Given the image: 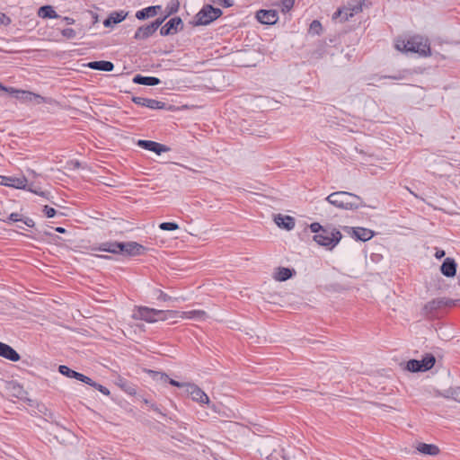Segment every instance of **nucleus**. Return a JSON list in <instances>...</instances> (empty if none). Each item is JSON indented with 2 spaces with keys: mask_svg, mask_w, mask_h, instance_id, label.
<instances>
[{
  "mask_svg": "<svg viewBox=\"0 0 460 460\" xmlns=\"http://www.w3.org/2000/svg\"><path fill=\"white\" fill-rule=\"evenodd\" d=\"M310 230L314 233L313 239L319 245L332 250L341 241L342 234L335 227L323 226L319 223H312Z\"/></svg>",
  "mask_w": 460,
  "mask_h": 460,
  "instance_id": "nucleus-1",
  "label": "nucleus"
},
{
  "mask_svg": "<svg viewBox=\"0 0 460 460\" xmlns=\"http://www.w3.org/2000/svg\"><path fill=\"white\" fill-rule=\"evenodd\" d=\"M326 201L338 208L345 210H355L366 207L359 196L348 191L332 192L327 196Z\"/></svg>",
  "mask_w": 460,
  "mask_h": 460,
  "instance_id": "nucleus-2",
  "label": "nucleus"
},
{
  "mask_svg": "<svg viewBox=\"0 0 460 460\" xmlns=\"http://www.w3.org/2000/svg\"><path fill=\"white\" fill-rule=\"evenodd\" d=\"M395 47L398 50L417 53L423 57L430 55L428 40L419 35L411 37L407 41H398Z\"/></svg>",
  "mask_w": 460,
  "mask_h": 460,
  "instance_id": "nucleus-3",
  "label": "nucleus"
},
{
  "mask_svg": "<svg viewBox=\"0 0 460 460\" xmlns=\"http://www.w3.org/2000/svg\"><path fill=\"white\" fill-rule=\"evenodd\" d=\"M223 12L219 8H215L211 4H206L195 15L193 25L201 26L208 25L222 15Z\"/></svg>",
  "mask_w": 460,
  "mask_h": 460,
  "instance_id": "nucleus-4",
  "label": "nucleus"
},
{
  "mask_svg": "<svg viewBox=\"0 0 460 460\" xmlns=\"http://www.w3.org/2000/svg\"><path fill=\"white\" fill-rule=\"evenodd\" d=\"M163 313L160 310L149 308L146 306H139L133 314V318L137 320H143L147 323H155L160 321V319H164L162 317Z\"/></svg>",
  "mask_w": 460,
  "mask_h": 460,
  "instance_id": "nucleus-5",
  "label": "nucleus"
},
{
  "mask_svg": "<svg viewBox=\"0 0 460 460\" xmlns=\"http://www.w3.org/2000/svg\"><path fill=\"white\" fill-rule=\"evenodd\" d=\"M165 21V17L157 18L155 21L151 22L150 24L144 25L139 27L134 35V39L137 40H146L152 36L157 29L162 25V23Z\"/></svg>",
  "mask_w": 460,
  "mask_h": 460,
  "instance_id": "nucleus-6",
  "label": "nucleus"
},
{
  "mask_svg": "<svg viewBox=\"0 0 460 460\" xmlns=\"http://www.w3.org/2000/svg\"><path fill=\"white\" fill-rule=\"evenodd\" d=\"M185 392L191 397L194 402L199 403L200 405L209 404L210 402L208 394L195 384L189 383Z\"/></svg>",
  "mask_w": 460,
  "mask_h": 460,
  "instance_id": "nucleus-7",
  "label": "nucleus"
},
{
  "mask_svg": "<svg viewBox=\"0 0 460 460\" xmlns=\"http://www.w3.org/2000/svg\"><path fill=\"white\" fill-rule=\"evenodd\" d=\"M183 29V22L180 17L170 19L160 30L162 36L175 34Z\"/></svg>",
  "mask_w": 460,
  "mask_h": 460,
  "instance_id": "nucleus-8",
  "label": "nucleus"
},
{
  "mask_svg": "<svg viewBox=\"0 0 460 460\" xmlns=\"http://www.w3.org/2000/svg\"><path fill=\"white\" fill-rule=\"evenodd\" d=\"M344 230L349 234L354 239L366 242L374 236V232L370 229L364 227H349L345 226Z\"/></svg>",
  "mask_w": 460,
  "mask_h": 460,
  "instance_id": "nucleus-9",
  "label": "nucleus"
},
{
  "mask_svg": "<svg viewBox=\"0 0 460 460\" xmlns=\"http://www.w3.org/2000/svg\"><path fill=\"white\" fill-rule=\"evenodd\" d=\"M137 145L141 148L154 152L157 155H161L162 153L168 152L170 150V147H168L167 146L162 145L152 140L140 139L137 141Z\"/></svg>",
  "mask_w": 460,
  "mask_h": 460,
  "instance_id": "nucleus-10",
  "label": "nucleus"
},
{
  "mask_svg": "<svg viewBox=\"0 0 460 460\" xmlns=\"http://www.w3.org/2000/svg\"><path fill=\"white\" fill-rule=\"evenodd\" d=\"M133 102L137 105L146 107L151 110H163L165 109L166 106V104L163 102L144 97H134Z\"/></svg>",
  "mask_w": 460,
  "mask_h": 460,
  "instance_id": "nucleus-11",
  "label": "nucleus"
},
{
  "mask_svg": "<svg viewBox=\"0 0 460 460\" xmlns=\"http://www.w3.org/2000/svg\"><path fill=\"white\" fill-rule=\"evenodd\" d=\"M257 20L263 24H274L279 19L275 10H260L256 13Z\"/></svg>",
  "mask_w": 460,
  "mask_h": 460,
  "instance_id": "nucleus-12",
  "label": "nucleus"
},
{
  "mask_svg": "<svg viewBox=\"0 0 460 460\" xmlns=\"http://www.w3.org/2000/svg\"><path fill=\"white\" fill-rule=\"evenodd\" d=\"M0 182L2 185L13 187L16 189H25L27 179L25 177H6L0 176Z\"/></svg>",
  "mask_w": 460,
  "mask_h": 460,
  "instance_id": "nucleus-13",
  "label": "nucleus"
},
{
  "mask_svg": "<svg viewBox=\"0 0 460 460\" xmlns=\"http://www.w3.org/2000/svg\"><path fill=\"white\" fill-rule=\"evenodd\" d=\"M144 250V246L136 242L120 243V252L129 256L139 255Z\"/></svg>",
  "mask_w": 460,
  "mask_h": 460,
  "instance_id": "nucleus-14",
  "label": "nucleus"
},
{
  "mask_svg": "<svg viewBox=\"0 0 460 460\" xmlns=\"http://www.w3.org/2000/svg\"><path fill=\"white\" fill-rule=\"evenodd\" d=\"M0 357L16 362L20 360L19 353L8 344L0 341Z\"/></svg>",
  "mask_w": 460,
  "mask_h": 460,
  "instance_id": "nucleus-15",
  "label": "nucleus"
},
{
  "mask_svg": "<svg viewBox=\"0 0 460 460\" xmlns=\"http://www.w3.org/2000/svg\"><path fill=\"white\" fill-rule=\"evenodd\" d=\"M58 371L60 374H62L67 377L77 379L83 383L91 381L90 377H88L79 372H76L75 370H72L67 366H65V365L59 366Z\"/></svg>",
  "mask_w": 460,
  "mask_h": 460,
  "instance_id": "nucleus-16",
  "label": "nucleus"
},
{
  "mask_svg": "<svg viewBox=\"0 0 460 460\" xmlns=\"http://www.w3.org/2000/svg\"><path fill=\"white\" fill-rule=\"evenodd\" d=\"M441 272L446 277H454L456 272V263L454 259L447 258L441 267H440Z\"/></svg>",
  "mask_w": 460,
  "mask_h": 460,
  "instance_id": "nucleus-17",
  "label": "nucleus"
},
{
  "mask_svg": "<svg viewBox=\"0 0 460 460\" xmlns=\"http://www.w3.org/2000/svg\"><path fill=\"white\" fill-rule=\"evenodd\" d=\"M128 16V12L124 11H119V12H112L106 20L103 22V25L105 27H110L112 24H117L119 22H121L126 19Z\"/></svg>",
  "mask_w": 460,
  "mask_h": 460,
  "instance_id": "nucleus-18",
  "label": "nucleus"
},
{
  "mask_svg": "<svg viewBox=\"0 0 460 460\" xmlns=\"http://www.w3.org/2000/svg\"><path fill=\"white\" fill-rule=\"evenodd\" d=\"M161 5H152L136 13V18L138 20H145L150 17H154L157 14L158 11L161 10Z\"/></svg>",
  "mask_w": 460,
  "mask_h": 460,
  "instance_id": "nucleus-19",
  "label": "nucleus"
},
{
  "mask_svg": "<svg viewBox=\"0 0 460 460\" xmlns=\"http://www.w3.org/2000/svg\"><path fill=\"white\" fill-rule=\"evenodd\" d=\"M6 390L10 396L22 399L25 395V391L22 385L16 382H9L6 384Z\"/></svg>",
  "mask_w": 460,
  "mask_h": 460,
  "instance_id": "nucleus-20",
  "label": "nucleus"
},
{
  "mask_svg": "<svg viewBox=\"0 0 460 460\" xmlns=\"http://www.w3.org/2000/svg\"><path fill=\"white\" fill-rule=\"evenodd\" d=\"M275 223L286 230H292L295 227V219L290 216H283L279 214L275 217Z\"/></svg>",
  "mask_w": 460,
  "mask_h": 460,
  "instance_id": "nucleus-21",
  "label": "nucleus"
},
{
  "mask_svg": "<svg viewBox=\"0 0 460 460\" xmlns=\"http://www.w3.org/2000/svg\"><path fill=\"white\" fill-rule=\"evenodd\" d=\"M87 66L91 69L105 72H111L114 68L113 63L106 60L92 61L87 64Z\"/></svg>",
  "mask_w": 460,
  "mask_h": 460,
  "instance_id": "nucleus-22",
  "label": "nucleus"
},
{
  "mask_svg": "<svg viewBox=\"0 0 460 460\" xmlns=\"http://www.w3.org/2000/svg\"><path fill=\"white\" fill-rule=\"evenodd\" d=\"M133 82L137 84L154 86L160 84V79L155 76H143L141 75H137L134 76Z\"/></svg>",
  "mask_w": 460,
  "mask_h": 460,
  "instance_id": "nucleus-23",
  "label": "nucleus"
},
{
  "mask_svg": "<svg viewBox=\"0 0 460 460\" xmlns=\"http://www.w3.org/2000/svg\"><path fill=\"white\" fill-rule=\"evenodd\" d=\"M417 450L423 455H428V456H435L438 455V453H439V448L438 446L433 445V444H426V443H420L417 446Z\"/></svg>",
  "mask_w": 460,
  "mask_h": 460,
  "instance_id": "nucleus-24",
  "label": "nucleus"
},
{
  "mask_svg": "<svg viewBox=\"0 0 460 460\" xmlns=\"http://www.w3.org/2000/svg\"><path fill=\"white\" fill-rule=\"evenodd\" d=\"M181 318L183 319H195V320H205L208 318V314L203 310H190L181 311Z\"/></svg>",
  "mask_w": 460,
  "mask_h": 460,
  "instance_id": "nucleus-25",
  "label": "nucleus"
},
{
  "mask_svg": "<svg viewBox=\"0 0 460 460\" xmlns=\"http://www.w3.org/2000/svg\"><path fill=\"white\" fill-rule=\"evenodd\" d=\"M295 271L288 268L279 267L274 272V279L277 281H286L290 279Z\"/></svg>",
  "mask_w": 460,
  "mask_h": 460,
  "instance_id": "nucleus-26",
  "label": "nucleus"
},
{
  "mask_svg": "<svg viewBox=\"0 0 460 460\" xmlns=\"http://www.w3.org/2000/svg\"><path fill=\"white\" fill-rule=\"evenodd\" d=\"M454 305V301L447 298H438L428 303L426 305L427 309L436 310L443 306H451Z\"/></svg>",
  "mask_w": 460,
  "mask_h": 460,
  "instance_id": "nucleus-27",
  "label": "nucleus"
},
{
  "mask_svg": "<svg viewBox=\"0 0 460 460\" xmlns=\"http://www.w3.org/2000/svg\"><path fill=\"white\" fill-rule=\"evenodd\" d=\"M435 362L436 358L432 354H426V356L421 360H419L421 372L431 369L435 365Z\"/></svg>",
  "mask_w": 460,
  "mask_h": 460,
  "instance_id": "nucleus-28",
  "label": "nucleus"
},
{
  "mask_svg": "<svg viewBox=\"0 0 460 460\" xmlns=\"http://www.w3.org/2000/svg\"><path fill=\"white\" fill-rule=\"evenodd\" d=\"M100 251L107 252L111 253H118L120 252V243L119 242H109L103 243L99 247Z\"/></svg>",
  "mask_w": 460,
  "mask_h": 460,
  "instance_id": "nucleus-29",
  "label": "nucleus"
},
{
  "mask_svg": "<svg viewBox=\"0 0 460 460\" xmlns=\"http://www.w3.org/2000/svg\"><path fill=\"white\" fill-rule=\"evenodd\" d=\"M38 15L41 18H58V15L51 5H44L40 7Z\"/></svg>",
  "mask_w": 460,
  "mask_h": 460,
  "instance_id": "nucleus-30",
  "label": "nucleus"
},
{
  "mask_svg": "<svg viewBox=\"0 0 460 460\" xmlns=\"http://www.w3.org/2000/svg\"><path fill=\"white\" fill-rule=\"evenodd\" d=\"M352 16H353V13L350 9L340 8L333 13L332 18L333 19L341 18V22H346Z\"/></svg>",
  "mask_w": 460,
  "mask_h": 460,
  "instance_id": "nucleus-31",
  "label": "nucleus"
},
{
  "mask_svg": "<svg viewBox=\"0 0 460 460\" xmlns=\"http://www.w3.org/2000/svg\"><path fill=\"white\" fill-rule=\"evenodd\" d=\"M156 376H159V379L161 381H164V382H169V384H171L173 386H177V387H180V388H184L186 390L187 388V385H189V383H180L174 379H172V378H169V376L164 373H159L157 372L156 373Z\"/></svg>",
  "mask_w": 460,
  "mask_h": 460,
  "instance_id": "nucleus-32",
  "label": "nucleus"
},
{
  "mask_svg": "<svg viewBox=\"0 0 460 460\" xmlns=\"http://www.w3.org/2000/svg\"><path fill=\"white\" fill-rule=\"evenodd\" d=\"M179 7H180V2L179 0H170V2L167 4L166 7H165V15L164 17H165V19L177 13L178 10H179Z\"/></svg>",
  "mask_w": 460,
  "mask_h": 460,
  "instance_id": "nucleus-33",
  "label": "nucleus"
},
{
  "mask_svg": "<svg viewBox=\"0 0 460 460\" xmlns=\"http://www.w3.org/2000/svg\"><path fill=\"white\" fill-rule=\"evenodd\" d=\"M163 313L162 317L164 319H160V321H167L175 318H181V311H174V310H160Z\"/></svg>",
  "mask_w": 460,
  "mask_h": 460,
  "instance_id": "nucleus-34",
  "label": "nucleus"
},
{
  "mask_svg": "<svg viewBox=\"0 0 460 460\" xmlns=\"http://www.w3.org/2000/svg\"><path fill=\"white\" fill-rule=\"evenodd\" d=\"M32 94L33 93L29 91H16V98L24 102H32Z\"/></svg>",
  "mask_w": 460,
  "mask_h": 460,
  "instance_id": "nucleus-35",
  "label": "nucleus"
},
{
  "mask_svg": "<svg viewBox=\"0 0 460 460\" xmlns=\"http://www.w3.org/2000/svg\"><path fill=\"white\" fill-rule=\"evenodd\" d=\"M406 369L411 372H421L420 365L417 359L409 360L406 365Z\"/></svg>",
  "mask_w": 460,
  "mask_h": 460,
  "instance_id": "nucleus-36",
  "label": "nucleus"
},
{
  "mask_svg": "<svg viewBox=\"0 0 460 460\" xmlns=\"http://www.w3.org/2000/svg\"><path fill=\"white\" fill-rule=\"evenodd\" d=\"M32 102H35L37 104H40V103H43V102H46V103H53L54 102V100L51 99V98H46V97H43L40 94H37V93H34L32 94Z\"/></svg>",
  "mask_w": 460,
  "mask_h": 460,
  "instance_id": "nucleus-37",
  "label": "nucleus"
},
{
  "mask_svg": "<svg viewBox=\"0 0 460 460\" xmlns=\"http://www.w3.org/2000/svg\"><path fill=\"white\" fill-rule=\"evenodd\" d=\"M85 384L94 387L95 389L100 391L104 395H109L110 394V390L107 387H105V386H103V385H102L93 381L92 379H91V381L85 382Z\"/></svg>",
  "mask_w": 460,
  "mask_h": 460,
  "instance_id": "nucleus-38",
  "label": "nucleus"
},
{
  "mask_svg": "<svg viewBox=\"0 0 460 460\" xmlns=\"http://www.w3.org/2000/svg\"><path fill=\"white\" fill-rule=\"evenodd\" d=\"M159 228L164 231H174L179 229V225L174 222H164L159 225Z\"/></svg>",
  "mask_w": 460,
  "mask_h": 460,
  "instance_id": "nucleus-39",
  "label": "nucleus"
},
{
  "mask_svg": "<svg viewBox=\"0 0 460 460\" xmlns=\"http://www.w3.org/2000/svg\"><path fill=\"white\" fill-rule=\"evenodd\" d=\"M61 34L66 39H74L76 35V32L72 28H66L62 30Z\"/></svg>",
  "mask_w": 460,
  "mask_h": 460,
  "instance_id": "nucleus-40",
  "label": "nucleus"
},
{
  "mask_svg": "<svg viewBox=\"0 0 460 460\" xmlns=\"http://www.w3.org/2000/svg\"><path fill=\"white\" fill-rule=\"evenodd\" d=\"M28 190L32 192V193H35L39 196H41L43 198H46V199H49V192H47V191H40V190H38L37 188H34L32 186H30L28 188Z\"/></svg>",
  "mask_w": 460,
  "mask_h": 460,
  "instance_id": "nucleus-41",
  "label": "nucleus"
},
{
  "mask_svg": "<svg viewBox=\"0 0 460 460\" xmlns=\"http://www.w3.org/2000/svg\"><path fill=\"white\" fill-rule=\"evenodd\" d=\"M8 222H21L22 221V215L19 213H12L8 217Z\"/></svg>",
  "mask_w": 460,
  "mask_h": 460,
  "instance_id": "nucleus-42",
  "label": "nucleus"
},
{
  "mask_svg": "<svg viewBox=\"0 0 460 460\" xmlns=\"http://www.w3.org/2000/svg\"><path fill=\"white\" fill-rule=\"evenodd\" d=\"M212 2L224 7H230L233 5L232 1L230 0H212Z\"/></svg>",
  "mask_w": 460,
  "mask_h": 460,
  "instance_id": "nucleus-43",
  "label": "nucleus"
},
{
  "mask_svg": "<svg viewBox=\"0 0 460 460\" xmlns=\"http://www.w3.org/2000/svg\"><path fill=\"white\" fill-rule=\"evenodd\" d=\"M158 300L162 301H171V300H177V298H172V296H168L166 293L163 291H159V296L157 297Z\"/></svg>",
  "mask_w": 460,
  "mask_h": 460,
  "instance_id": "nucleus-44",
  "label": "nucleus"
},
{
  "mask_svg": "<svg viewBox=\"0 0 460 460\" xmlns=\"http://www.w3.org/2000/svg\"><path fill=\"white\" fill-rule=\"evenodd\" d=\"M43 211L45 212V214L48 217H53L57 213L55 208H50L49 206H45L43 208Z\"/></svg>",
  "mask_w": 460,
  "mask_h": 460,
  "instance_id": "nucleus-45",
  "label": "nucleus"
},
{
  "mask_svg": "<svg viewBox=\"0 0 460 460\" xmlns=\"http://www.w3.org/2000/svg\"><path fill=\"white\" fill-rule=\"evenodd\" d=\"M10 22H11L10 18L8 16H6L4 13H0V25L1 24L8 25V24H10Z\"/></svg>",
  "mask_w": 460,
  "mask_h": 460,
  "instance_id": "nucleus-46",
  "label": "nucleus"
},
{
  "mask_svg": "<svg viewBox=\"0 0 460 460\" xmlns=\"http://www.w3.org/2000/svg\"><path fill=\"white\" fill-rule=\"evenodd\" d=\"M294 5V0H283L282 6L287 10H290Z\"/></svg>",
  "mask_w": 460,
  "mask_h": 460,
  "instance_id": "nucleus-47",
  "label": "nucleus"
},
{
  "mask_svg": "<svg viewBox=\"0 0 460 460\" xmlns=\"http://www.w3.org/2000/svg\"><path fill=\"white\" fill-rule=\"evenodd\" d=\"M310 29L313 30V31H317L318 29H321L320 22L317 21V20L313 21L311 25H310Z\"/></svg>",
  "mask_w": 460,
  "mask_h": 460,
  "instance_id": "nucleus-48",
  "label": "nucleus"
},
{
  "mask_svg": "<svg viewBox=\"0 0 460 460\" xmlns=\"http://www.w3.org/2000/svg\"><path fill=\"white\" fill-rule=\"evenodd\" d=\"M24 225H26L28 227H33L34 226V221L31 218L26 217L25 219L22 218V221Z\"/></svg>",
  "mask_w": 460,
  "mask_h": 460,
  "instance_id": "nucleus-49",
  "label": "nucleus"
},
{
  "mask_svg": "<svg viewBox=\"0 0 460 460\" xmlns=\"http://www.w3.org/2000/svg\"><path fill=\"white\" fill-rule=\"evenodd\" d=\"M445 251L444 250H441V249H437L436 250V252H435V257L437 259H441L445 256Z\"/></svg>",
  "mask_w": 460,
  "mask_h": 460,
  "instance_id": "nucleus-50",
  "label": "nucleus"
},
{
  "mask_svg": "<svg viewBox=\"0 0 460 460\" xmlns=\"http://www.w3.org/2000/svg\"><path fill=\"white\" fill-rule=\"evenodd\" d=\"M454 395H456L457 400L460 402V387H457L455 389Z\"/></svg>",
  "mask_w": 460,
  "mask_h": 460,
  "instance_id": "nucleus-51",
  "label": "nucleus"
},
{
  "mask_svg": "<svg viewBox=\"0 0 460 460\" xmlns=\"http://www.w3.org/2000/svg\"><path fill=\"white\" fill-rule=\"evenodd\" d=\"M64 20L66 22L67 24H73L75 22V20L70 17H65Z\"/></svg>",
  "mask_w": 460,
  "mask_h": 460,
  "instance_id": "nucleus-52",
  "label": "nucleus"
},
{
  "mask_svg": "<svg viewBox=\"0 0 460 460\" xmlns=\"http://www.w3.org/2000/svg\"><path fill=\"white\" fill-rule=\"evenodd\" d=\"M55 230L58 232V233H60V234H64L66 233V229L64 227H61V226H58L55 228Z\"/></svg>",
  "mask_w": 460,
  "mask_h": 460,
  "instance_id": "nucleus-53",
  "label": "nucleus"
},
{
  "mask_svg": "<svg viewBox=\"0 0 460 460\" xmlns=\"http://www.w3.org/2000/svg\"><path fill=\"white\" fill-rule=\"evenodd\" d=\"M98 257L105 258V259H111V256H108V255H98Z\"/></svg>",
  "mask_w": 460,
  "mask_h": 460,
  "instance_id": "nucleus-54",
  "label": "nucleus"
},
{
  "mask_svg": "<svg viewBox=\"0 0 460 460\" xmlns=\"http://www.w3.org/2000/svg\"><path fill=\"white\" fill-rule=\"evenodd\" d=\"M152 407L154 408L155 411H158V409L156 407H155L154 405H152Z\"/></svg>",
  "mask_w": 460,
  "mask_h": 460,
  "instance_id": "nucleus-55",
  "label": "nucleus"
},
{
  "mask_svg": "<svg viewBox=\"0 0 460 460\" xmlns=\"http://www.w3.org/2000/svg\"><path fill=\"white\" fill-rule=\"evenodd\" d=\"M0 88H3L1 84H0Z\"/></svg>",
  "mask_w": 460,
  "mask_h": 460,
  "instance_id": "nucleus-56",
  "label": "nucleus"
}]
</instances>
